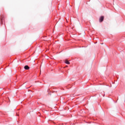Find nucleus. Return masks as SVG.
Wrapping results in <instances>:
<instances>
[{"mask_svg":"<svg viewBox=\"0 0 125 125\" xmlns=\"http://www.w3.org/2000/svg\"><path fill=\"white\" fill-rule=\"evenodd\" d=\"M104 20V16H101L100 18V19H99V22H103V21Z\"/></svg>","mask_w":125,"mask_h":125,"instance_id":"1","label":"nucleus"},{"mask_svg":"<svg viewBox=\"0 0 125 125\" xmlns=\"http://www.w3.org/2000/svg\"><path fill=\"white\" fill-rule=\"evenodd\" d=\"M65 64H67L68 65H69L70 64V62H69V61H68V60H65Z\"/></svg>","mask_w":125,"mask_h":125,"instance_id":"3","label":"nucleus"},{"mask_svg":"<svg viewBox=\"0 0 125 125\" xmlns=\"http://www.w3.org/2000/svg\"><path fill=\"white\" fill-rule=\"evenodd\" d=\"M24 68L25 70H29V69H30V67L28 65L24 66Z\"/></svg>","mask_w":125,"mask_h":125,"instance_id":"2","label":"nucleus"}]
</instances>
